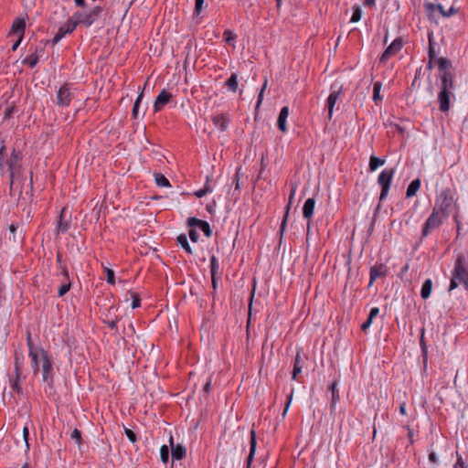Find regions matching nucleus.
<instances>
[{
	"mask_svg": "<svg viewBox=\"0 0 468 468\" xmlns=\"http://www.w3.org/2000/svg\"><path fill=\"white\" fill-rule=\"evenodd\" d=\"M440 78V91L438 93L439 109L446 112L451 108V100L454 99V90L456 85L454 82V73L451 59L448 58H439L437 59Z\"/></svg>",
	"mask_w": 468,
	"mask_h": 468,
	"instance_id": "f257e3e1",
	"label": "nucleus"
},
{
	"mask_svg": "<svg viewBox=\"0 0 468 468\" xmlns=\"http://www.w3.org/2000/svg\"><path fill=\"white\" fill-rule=\"evenodd\" d=\"M432 209L441 214L443 218H447L452 210L460 209L456 191L450 187L442 189L436 197Z\"/></svg>",
	"mask_w": 468,
	"mask_h": 468,
	"instance_id": "f03ea898",
	"label": "nucleus"
},
{
	"mask_svg": "<svg viewBox=\"0 0 468 468\" xmlns=\"http://www.w3.org/2000/svg\"><path fill=\"white\" fill-rule=\"evenodd\" d=\"M462 284L468 292V258L463 253H459L454 261L450 282V291Z\"/></svg>",
	"mask_w": 468,
	"mask_h": 468,
	"instance_id": "7ed1b4c3",
	"label": "nucleus"
},
{
	"mask_svg": "<svg viewBox=\"0 0 468 468\" xmlns=\"http://www.w3.org/2000/svg\"><path fill=\"white\" fill-rule=\"evenodd\" d=\"M42 353V379L48 384L49 388H53L54 385V367L53 359L47 350H40Z\"/></svg>",
	"mask_w": 468,
	"mask_h": 468,
	"instance_id": "20e7f679",
	"label": "nucleus"
},
{
	"mask_svg": "<svg viewBox=\"0 0 468 468\" xmlns=\"http://www.w3.org/2000/svg\"><path fill=\"white\" fill-rule=\"evenodd\" d=\"M394 173V168H386L379 174L378 177V183L381 187L379 202H382L388 197Z\"/></svg>",
	"mask_w": 468,
	"mask_h": 468,
	"instance_id": "39448f33",
	"label": "nucleus"
},
{
	"mask_svg": "<svg viewBox=\"0 0 468 468\" xmlns=\"http://www.w3.org/2000/svg\"><path fill=\"white\" fill-rule=\"evenodd\" d=\"M23 159L22 153L16 149H13L10 156L5 161V165H7L9 171V181H10V188L12 189L15 174L21 167L20 162Z\"/></svg>",
	"mask_w": 468,
	"mask_h": 468,
	"instance_id": "423d86ee",
	"label": "nucleus"
},
{
	"mask_svg": "<svg viewBox=\"0 0 468 468\" xmlns=\"http://www.w3.org/2000/svg\"><path fill=\"white\" fill-rule=\"evenodd\" d=\"M442 218V216H441L439 212L432 209L431 214L428 217L422 226L421 238H426L432 230L441 226L443 223Z\"/></svg>",
	"mask_w": 468,
	"mask_h": 468,
	"instance_id": "0eeeda50",
	"label": "nucleus"
},
{
	"mask_svg": "<svg viewBox=\"0 0 468 468\" xmlns=\"http://www.w3.org/2000/svg\"><path fill=\"white\" fill-rule=\"evenodd\" d=\"M403 48V40L401 37L395 38L391 44L384 50L379 57V62L385 64L391 57L399 53Z\"/></svg>",
	"mask_w": 468,
	"mask_h": 468,
	"instance_id": "6e6552de",
	"label": "nucleus"
},
{
	"mask_svg": "<svg viewBox=\"0 0 468 468\" xmlns=\"http://www.w3.org/2000/svg\"><path fill=\"white\" fill-rule=\"evenodd\" d=\"M102 12L103 8L101 6H94L88 13H84V19L82 21H77L78 25H83L86 27H90L101 17Z\"/></svg>",
	"mask_w": 468,
	"mask_h": 468,
	"instance_id": "1a4fd4ad",
	"label": "nucleus"
},
{
	"mask_svg": "<svg viewBox=\"0 0 468 468\" xmlns=\"http://www.w3.org/2000/svg\"><path fill=\"white\" fill-rule=\"evenodd\" d=\"M388 274V268L384 263H376L370 268L369 271V282L370 287L377 279L385 278Z\"/></svg>",
	"mask_w": 468,
	"mask_h": 468,
	"instance_id": "9d476101",
	"label": "nucleus"
},
{
	"mask_svg": "<svg viewBox=\"0 0 468 468\" xmlns=\"http://www.w3.org/2000/svg\"><path fill=\"white\" fill-rule=\"evenodd\" d=\"M306 359H308V357L306 356H304V358L303 357V348L298 347L296 350L295 357L293 359L292 372V380L298 379V375L302 372Z\"/></svg>",
	"mask_w": 468,
	"mask_h": 468,
	"instance_id": "9b49d317",
	"label": "nucleus"
},
{
	"mask_svg": "<svg viewBox=\"0 0 468 468\" xmlns=\"http://www.w3.org/2000/svg\"><path fill=\"white\" fill-rule=\"evenodd\" d=\"M73 95L70 92V89L68 84L62 85L58 93H57V104L61 107H68L71 101Z\"/></svg>",
	"mask_w": 468,
	"mask_h": 468,
	"instance_id": "f8f14e48",
	"label": "nucleus"
},
{
	"mask_svg": "<svg viewBox=\"0 0 468 468\" xmlns=\"http://www.w3.org/2000/svg\"><path fill=\"white\" fill-rule=\"evenodd\" d=\"M187 226L189 228H198L207 238H210L212 236L211 227L208 222L205 220L191 217L187 218Z\"/></svg>",
	"mask_w": 468,
	"mask_h": 468,
	"instance_id": "ddd939ff",
	"label": "nucleus"
},
{
	"mask_svg": "<svg viewBox=\"0 0 468 468\" xmlns=\"http://www.w3.org/2000/svg\"><path fill=\"white\" fill-rule=\"evenodd\" d=\"M331 89H332V92L329 94L327 101H326V107L328 109L329 120H331L332 115H333L334 107L343 92L342 86L338 87L337 89H335V85H332Z\"/></svg>",
	"mask_w": 468,
	"mask_h": 468,
	"instance_id": "4468645a",
	"label": "nucleus"
},
{
	"mask_svg": "<svg viewBox=\"0 0 468 468\" xmlns=\"http://www.w3.org/2000/svg\"><path fill=\"white\" fill-rule=\"evenodd\" d=\"M172 94L165 90H162V91L157 95L154 104V110L155 112H160L172 99Z\"/></svg>",
	"mask_w": 468,
	"mask_h": 468,
	"instance_id": "2eb2a0df",
	"label": "nucleus"
},
{
	"mask_svg": "<svg viewBox=\"0 0 468 468\" xmlns=\"http://www.w3.org/2000/svg\"><path fill=\"white\" fill-rule=\"evenodd\" d=\"M170 446H171V455L172 459L175 461H180L184 459L186 455V449L185 446L181 444H174L173 437H170Z\"/></svg>",
	"mask_w": 468,
	"mask_h": 468,
	"instance_id": "dca6fc26",
	"label": "nucleus"
},
{
	"mask_svg": "<svg viewBox=\"0 0 468 468\" xmlns=\"http://www.w3.org/2000/svg\"><path fill=\"white\" fill-rule=\"evenodd\" d=\"M295 189H296V186H292V187L291 195H290V197H289V203H288V205L285 207V213L283 215V218H282V223H281V226H280V229H279V234H280L281 238H282L284 232H285L286 227H287L289 212H290V209H291L292 201L294 194H295Z\"/></svg>",
	"mask_w": 468,
	"mask_h": 468,
	"instance_id": "f3484780",
	"label": "nucleus"
},
{
	"mask_svg": "<svg viewBox=\"0 0 468 468\" xmlns=\"http://www.w3.org/2000/svg\"><path fill=\"white\" fill-rule=\"evenodd\" d=\"M26 31V20L21 17H16L12 24L9 34L16 35L17 37H24Z\"/></svg>",
	"mask_w": 468,
	"mask_h": 468,
	"instance_id": "a211bd4d",
	"label": "nucleus"
},
{
	"mask_svg": "<svg viewBox=\"0 0 468 468\" xmlns=\"http://www.w3.org/2000/svg\"><path fill=\"white\" fill-rule=\"evenodd\" d=\"M288 116H289V107L284 106L281 109L279 116H278V120H277L278 129L282 133H286L288 130L287 125H286V121H287Z\"/></svg>",
	"mask_w": 468,
	"mask_h": 468,
	"instance_id": "6ab92c4d",
	"label": "nucleus"
},
{
	"mask_svg": "<svg viewBox=\"0 0 468 468\" xmlns=\"http://www.w3.org/2000/svg\"><path fill=\"white\" fill-rule=\"evenodd\" d=\"M212 122L218 129L226 131L229 123V119L225 114L220 113L212 116Z\"/></svg>",
	"mask_w": 468,
	"mask_h": 468,
	"instance_id": "aec40b11",
	"label": "nucleus"
},
{
	"mask_svg": "<svg viewBox=\"0 0 468 468\" xmlns=\"http://www.w3.org/2000/svg\"><path fill=\"white\" fill-rule=\"evenodd\" d=\"M315 207V200L314 197L307 198L303 207V216L304 218L310 219L313 218Z\"/></svg>",
	"mask_w": 468,
	"mask_h": 468,
	"instance_id": "412c9836",
	"label": "nucleus"
},
{
	"mask_svg": "<svg viewBox=\"0 0 468 468\" xmlns=\"http://www.w3.org/2000/svg\"><path fill=\"white\" fill-rule=\"evenodd\" d=\"M28 356L31 358V367L33 369L34 375H37L40 371V364H42V353L41 352H35L33 353L28 352Z\"/></svg>",
	"mask_w": 468,
	"mask_h": 468,
	"instance_id": "4be33fe9",
	"label": "nucleus"
},
{
	"mask_svg": "<svg viewBox=\"0 0 468 468\" xmlns=\"http://www.w3.org/2000/svg\"><path fill=\"white\" fill-rule=\"evenodd\" d=\"M66 210H67V208L63 207L60 210V213H59V216H58V225H57V231L58 233L59 232L60 233H66L69 229V227H70L69 221L64 219Z\"/></svg>",
	"mask_w": 468,
	"mask_h": 468,
	"instance_id": "5701e85b",
	"label": "nucleus"
},
{
	"mask_svg": "<svg viewBox=\"0 0 468 468\" xmlns=\"http://www.w3.org/2000/svg\"><path fill=\"white\" fill-rule=\"evenodd\" d=\"M256 446H257V440H256V432L252 429L250 431V453L247 458V468H250V463L253 460L255 452H256Z\"/></svg>",
	"mask_w": 468,
	"mask_h": 468,
	"instance_id": "b1692460",
	"label": "nucleus"
},
{
	"mask_svg": "<svg viewBox=\"0 0 468 468\" xmlns=\"http://www.w3.org/2000/svg\"><path fill=\"white\" fill-rule=\"evenodd\" d=\"M77 21H72V18H69L66 23L58 29V33H62L61 36L64 37L67 34H71L78 27Z\"/></svg>",
	"mask_w": 468,
	"mask_h": 468,
	"instance_id": "393cba45",
	"label": "nucleus"
},
{
	"mask_svg": "<svg viewBox=\"0 0 468 468\" xmlns=\"http://www.w3.org/2000/svg\"><path fill=\"white\" fill-rule=\"evenodd\" d=\"M420 184H421V182H420V178H416V179L412 180L410 183V185L408 186V188L406 191V197L409 198V197L415 196L420 187Z\"/></svg>",
	"mask_w": 468,
	"mask_h": 468,
	"instance_id": "a878e982",
	"label": "nucleus"
},
{
	"mask_svg": "<svg viewBox=\"0 0 468 468\" xmlns=\"http://www.w3.org/2000/svg\"><path fill=\"white\" fill-rule=\"evenodd\" d=\"M15 374L16 375H22V367L24 364V356L21 352H15Z\"/></svg>",
	"mask_w": 468,
	"mask_h": 468,
	"instance_id": "bb28decb",
	"label": "nucleus"
},
{
	"mask_svg": "<svg viewBox=\"0 0 468 468\" xmlns=\"http://www.w3.org/2000/svg\"><path fill=\"white\" fill-rule=\"evenodd\" d=\"M176 241L178 244H180V246L182 247V249L189 255H191L193 253V250H192V248L191 246L189 245L188 243V240H187V237L186 234H180L177 236L176 238Z\"/></svg>",
	"mask_w": 468,
	"mask_h": 468,
	"instance_id": "cd10ccee",
	"label": "nucleus"
},
{
	"mask_svg": "<svg viewBox=\"0 0 468 468\" xmlns=\"http://www.w3.org/2000/svg\"><path fill=\"white\" fill-rule=\"evenodd\" d=\"M431 291H432V281L431 279H427L421 286V290H420L421 298L424 300L428 299L431 293Z\"/></svg>",
	"mask_w": 468,
	"mask_h": 468,
	"instance_id": "c85d7f7f",
	"label": "nucleus"
},
{
	"mask_svg": "<svg viewBox=\"0 0 468 468\" xmlns=\"http://www.w3.org/2000/svg\"><path fill=\"white\" fill-rule=\"evenodd\" d=\"M210 272L211 276H219L221 277L222 272L219 271V263L216 256L212 255L210 257Z\"/></svg>",
	"mask_w": 468,
	"mask_h": 468,
	"instance_id": "c756f323",
	"label": "nucleus"
},
{
	"mask_svg": "<svg viewBox=\"0 0 468 468\" xmlns=\"http://www.w3.org/2000/svg\"><path fill=\"white\" fill-rule=\"evenodd\" d=\"M385 164V159H381L377 156H371L369 159L368 169L370 172L376 171L379 166Z\"/></svg>",
	"mask_w": 468,
	"mask_h": 468,
	"instance_id": "7c9ffc66",
	"label": "nucleus"
},
{
	"mask_svg": "<svg viewBox=\"0 0 468 468\" xmlns=\"http://www.w3.org/2000/svg\"><path fill=\"white\" fill-rule=\"evenodd\" d=\"M336 386H337V382H336V381H334V382L329 386V389L331 390V393H332L331 404H330L331 410L335 407V405L336 404V402L340 399V397H339V394H338V390H337V388H336Z\"/></svg>",
	"mask_w": 468,
	"mask_h": 468,
	"instance_id": "2f4dec72",
	"label": "nucleus"
},
{
	"mask_svg": "<svg viewBox=\"0 0 468 468\" xmlns=\"http://www.w3.org/2000/svg\"><path fill=\"white\" fill-rule=\"evenodd\" d=\"M20 378L21 375H16L15 378H10L9 379L10 387L14 391H16L18 394H21L23 392L22 387L20 385Z\"/></svg>",
	"mask_w": 468,
	"mask_h": 468,
	"instance_id": "473e14b6",
	"label": "nucleus"
},
{
	"mask_svg": "<svg viewBox=\"0 0 468 468\" xmlns=\"http://www.w3.org/2000/svg\"><path fill=\"white\" fill-rule=\"evenodd\" d=\"M382 83L380 81H377L373 86V101L376 104L382 101V97L380 96Z\"/></svg>",
	"mask_w": 468,
	"mask_h": 468,
	"instance_id": "72a5a7b5",
	"label": "nucleus"
},
{
	"mask_svg": "<svg viewBox=\"0 0 468 468\" xmlns=\"http://www.w3.org/2000/svg\"><path fill=\"white\" fill-rule=\"evenodd\" d=\"M226 85L228 89L235 92L238 89V76L236 73H232L231 76L227 80Z\"/></svg>",
	"mask_w": 468,
	"mask_h": 468,
	"instance_id": "f704fd0d",
	"label": "nucleus"
},
{
	"mask_svg": "<svg viewBox=\"0 0 468 468\" xmlns=\"http://www.w3.org/2000/svg\"><path fill=\"white\" fill-rule=\"evenodd\" d=\"M155 183L158 186L167 187L170 186L169 180L161 173L154 174Z\"/></svg>",
	"mask_w": 468,
	"mask_h": 468,
	"instance_id": "c9c22d12",
	"label": "nucleus"
},
{
	"mask_svg": "<svg viewBox=\"0 0 468 468\" xmlns=\"http://www.w3.org/2000/svg\"><path fill=\"white\" fill-rule=\"evenodd\" d=\"M425 12L430 15L433 11H442V5L441 4H433L431 2H425L423 5Z\"/></svg>",
	"mask_w": 468,
	"mask_h": 468,
	"instance_id": "e433bc0d",
	"label": "nucleus"
},
{
	"mask_svg": "<svg viewBox=\"0 0 468 468\" xmlns=\"http://www.w3.org/2000/svg\"><path fill=\"white\" fill-rule=\"evenodd\" d=\"M27 346L28 347V352H40V350H45L43 347L41 346H36L33 343V340H32V336H31V333L28 331L27 334Z\"/></svg>",
	"mask_w": 468,
	"mask_h": 468,
	"instance_id": "4c0bfd02",
	"label": "nucleus"
},
{
	"mask_svg": "<svg viewBox=\"0 0 468 468\" xmlns=\"http://www.w3.org/2000/svg\"><path fill=\"white\" fill-rule=\"evenodd\" d=\"M38 54H31L22 60V64L34 68L38 62Z\"/></svg>",
	"mask_w": 468,
	"mask_h": 468,
	"instance_id": "58836bf2",
	"label": "nucleus"
},
{
	"mask_svg": "<svg viewBox=\"0 0 468 468\" xmlns=\"http://www.w3.org/2000/svg\"><path fill=\"white\" fill-rule=\"evenodd\" d=\"M362 16V10L359 5H355L353 6V15L351 16L350 22L351 23H356L361 19Z\"/></svg>",
	"mask_w": 468,
	"mask_h": 468,
	"instance_id": "ea45409f",
	"label": "nucleus"
},
{
	"mask_svg": "<svg viewBox=\"0 0 468 468\" xmlns=\"http://www.w3.org/2000/svg\"><path fill=\"white\" fill-rule=\"evenodd\" d=\"M423 334H424V330H422V334H421V336H420V347H421L423 362L426 365L427 360H428V350H427V346H426L425 341H424Z\"/></svg>",
	"mask_w": 468,
	"mask_h": 468,
	"instance_id": "a19ab883",
	"label": "nucleus"
},
{
	"mask_svg": "<svg viewBox=\"0 0 468 468\" xmlns=\"http://www.w3.org/2000/svg\"><path fill=\"white\" fill-rule=\"evenodd\" d=\"M143 94H144V91H142L138 95L137 99L134 101V104H133V111H132V115H133V119H137V117H138L139 105H140V102L142 101Z\"/></svg>",
	"mask_w": 468,
	"mask_h": 468,
	"instance_id": "79ce46f5",
	"label": "nucleus"
},
{
	"mask_svg": "<svg viewBox=\"0 0 468 468\" xmlns=\"http://www.w3.org/2000/svg\"><path fill=\"white\" fill-rule=\"evenodd\" d=\"M160 457H161V461L164 463H168V461H169V449H168L167 445L161 446Z\"/></svg>",
	"mask_w": 468,
	"mask_h": 468,
	"instance_id": "37998d69",
	"label": "nucleus"
},
{
	"mask_svg": "<svg viewBox=\"0 0 468 468\" xmlns=\"http://www.w3.org/2000/svg\"><path fill=\"white\" fill-rule=\"evenodd\" d=\"M70 438L76 441V443L80 446L82 444V436L81 431L78 429H74L70 434Z\"/></svg>",
	"mask_w": 468,
	"mask_h": 468,
	"instance_id": "c03bdc74",
	"label": "nucleus"
},
{
	"mask_svg": "<svg viewBox=\"0 0 468 468\" xmlns=\"http://www.w3.org/2000/svg\"><path fill=\"white\" fill-rule=\"evenodd\" d=\"M439 12H440V14L443 17H450V16H454V15H456L458 13V8L454 7L453 5H452L448 10H446L442 6V11H439Z\"/></svg>",
	"mask_w": 468,
	"mask_h": 468,
	"instance_id": "a18cd8bd",
	"label": "nucleus"
},
{
	"mask_svg": "<svg viewBox=\"0 0 468 468\" xmlns=\"http://www.w3.org/2000/svg\"><path fill=\"white\" fill-rule=\"evenodd\" d=\"M293 393H294V388H291V390L289 392V394L287 395V399H286V402H285V406H284V410H283V412H282V417L284 418L287 414V411L289 410V407L291 405V402L292 400V397H293Z\"/></svg>",
	"mask_w": 468,
	"mask_h": 468,
	"instance_id": "49530a36",
	"label": "nucleus"
},
{
	"mask_svg": "<svg viewBox=\"0 0 468 468\" xmlns=\"http://www.w3.org/2000/svg\"><path fill=\"white\" fill-rule=\"evenodd\" d=\"M224 39L228 44H232L234 46V41L237 37L236 34H234L230 30H225L223 33Z\"/></svg>",
	"mask_w": 468,
	"mask_h": 468,
	"instance_id": "de8ad7c7",
	"label": "nucleus"
},
{
	"mask_svg": "<svg viewBox=\"0 0 468 468\" xmlns=\"http://www.w3.org/2000/svg\"><path fill=\"white\" fill-rule=\"evenodd\" d=\"M132 298V308L135 309L141 306V298L138 293L130 292Z\"/></svg>",
	"mask_w": 468,
	"mask_h": 468,
	"instance_id": "09e8293b",
	"label": "nucleus"
},
{
	"mask_svg": "<svg viewBox=\"0 0 468 468\" xmlns=\"http://www.w3.org/2000/svg\"><path fill=\"white\" fill-rule=\"evenodd\" d=\"M267 84H268V80H267V79H265L264 83H263V85H262V87H261V89L260 90L259 95H258V100H257V103H256V109L260 108V106H261V102L263 101V94H264V91H265V90L267 88Z\"/></svg>",
	"mask_w": 468,
	"mask_h": 468,
	"instance_id": "8fccbe9b",
	"label": "nucleus"
},
{
	"mask_svg": "<svg viewBox=\"0 0 468 468\" xmlns=\"http://www.w3.org/2000/svg\"><path fill=\"white\" fill-rule=\"evenodd\" d=\"M5 142L3 141L2 142V144H1V147H0V170H3L4 169V166L5 165Z\"/></svg>",
	"mask_w": 468,
	"mask_h": 468,
	"instance_id": "3c124183",
	"label": "nucleus"
},
{
	"mask_svg": "<svg viewBox=\"0 0 468 468\" xmlns=\"http://www.w3.org/2000/svg\"><path fill=\"white\" fill-rule=\"evenodd\" d=\"M70 287H71V282L69 281L67 283H63L58 288V297L64 296L70 290Z\"/></svg>",
	"mask_w": 468,
	"mask_h": 468,
	"instance_id": "603ef678",
	"label": "nucleus"
},
{
	"mask_svg": "<svg viewBox=\"0 0 468 468\" xmlns=\"http://www.w3.org/2000/svg\"><path fill=\"white\" fill-rule=\"evenodd\" d=\"M104 271L106 272L107 282L110 284H114L115 283V274H114L113 270L105 268Z\"/></svg>",
	"mask_w": 468,
	"mask_h": 468,
	"instance_id": "864d4df0",
	"label": "nucleus"
},
{
	"mask_svg": "<svg viewBox=\"0 0 468 468\" xmlns=\"http://www.w3.org/2000/svg\"><path fill=\"white\" fill-rule=\"evenodd\" d=\"M428 57H429V58H431V60H436L437 61V59L439 58H436V53H435L433 43L431 42V37L429 38Z\"/></svg>",
	"mask_w": 468,
	"mask_h": 468,
	"instance_id": "5fc2aeb1",
	"label": "nucleus"
},
{
	"mask_svg": "<svg viewBox=\"0 0 468 468\" xmlns=\"http://www.w3.org/2000/svg\"><path fill=\"white\" fill-rule=\"evenodd\" d=\"M205 0H195L194 15L198 16L204 8Z\"/></svg>",
	"mask_w": 468,
	"mask_h": 468,
	"instance_id": "6e6d98bb",
	"label": "nucleus"
},
{
	"mask_svg": "<svg viewBox=\"0 0 468 468\" xmlns=\"http://www.w3.org/2000/svg\"><path fill=\"white\" fill-rule=\"evenodd\" d=\"M124 433L130 441L135 442L137 441V436H136L135 432L133 431L132 430L125 428Z\"/></svg>",
	"mask_w": 468,
	"mask_h": 468,
	"instance_id": "4d7b16f0",
	"label": "nucleus"
},
{
	"mask_svg": "<svg viewBox=\"0 0 468 468\" xmlns=\"http://www.w3.org/2000/svg\"><path fill=\"white\" fill-rule=\"evenodd\" d=\"M453 468H468V464L463 461V457L457 453V461Z\"/></svg>",
	"mask_w": 468,
	"mask_h": 468,
	"instance_id": "13d9d810",
	"label": "nucleus"
},
{
	"mask_svg": "<svg viewBox=\"0 0 468 468\" xmlns=\"http://www.w3.org/2000/svg\"><path fill=\"white\" fill-rule=\"evenodd\" d=\"M103 323L107 324L108 327L112 330L117 329V323L118 318L115 317L114 319H103Z\"/></svg>",
	"mask_w": 468,
	"mask_h": 468,
	"instance_id": "bf43d9fd",
	"label": "nucleus"
},
{
	"mask_svg": "<svg viewBox=\"0 0 468 468\" xmlns=\"http://www.w3.org/2000/svg\"><path fill=\"white\" fill-rule=\"evenodd\" d=\"M23 438L25 440V442H26V448H27V451H28L30 449V444L28 442V439H29V430H28V427L27 426H25L23 428Z\"/></svg>",
	"mask_w": 468,
	"mask_h": 468,
	"instance_id": "052dcab7",
	"label": "nucleus"
},
{
	"mask_svg": "<svg viewBox=\"0 0 468 468\" xmlns=\"http://www.w3.org/2000/svg\"><path fill=\"white\" fill-rule=\"evenodd\" d=\"M188 235H189V239H191V241H193V242L198 241L199 234L195 229L191 228L188 231Z\"/></svg>",
	"mask_w": 468,
	"mask_h": 468,
	"instance_id": "680f3d73",
	"label": "nucleus"
},
{
	"mask_svg": "<svg viewBox=\"0 0 468 468\" xmlns=\"http://www.w3.org/2000/svg\"><path fill=\"white\" fill-rule=\"evenodd\" d=\"M14 112H15V107H13V106L7 107L4 112V120L5 121V120L12 118Z\"/></svg>",
	"mask_w": 468,
	"mask_h": 468,
	"instance_id": "e2e57ef3",
	"label": "nucleus"
},
{
	"mask_svg": "<svg viewBox=\"0 0 468 468\" xmlns=\"http://www.w3.org/2000/svg\"><path fill=\"white\" fill-rule=\"evenodd\" d=\"M372 323L373 319H371V317H367V319L361 325L362 331L366 332L370 327Z\"/></svg>",
	"mask_w": 468,
	"mask_h": 468,
	"instance_id": "0e129e2a",
	"label": "nucleus"
},
{
	"mask_svg": "<svg viewBox=\"0 0 468 468\" xmlns=\"http://www.w3.org/2000/svg\"><path fill=\"white\" fill-rule=\"evenodd\" d=\"M211 385L212 381L211 378H209L203 387V392L206 393L207 395H208L211 390Z\"/></svg>",
	"mask_w": 468,
	"mask_h": 468,
	"instance_id": "69168bd1",
	"label": "nucleus"
},
{
	"mask_svg": "<svg viewBox=\"0 0 468 468\" xmlns=\"http://www.w3.org/2000/svg\"><path fill=\"white\" fill-rule=\"evenodd\" d=\"M72 21H82L84 19V13L75 12L72 16Z\"/></svg>",
	"mask_w": 468,
	"mask_h": 468,
	"instance_id": "338daca9",
	"label": "nucleus"
},
{
	"mask_svg": "<svg viewBox=\"0 0 468 468\" xmlns=\"http://www.w3.org/2000/svg\"><path fill=\"white\" fill-rule=\"evenodd\" d=\"M378 314H379V308L378 307H373V308H371V310L369 312L368 317H371V319L374 320V318L376 316H378Z\"/></svg>",
	"mask_w": 468,
	"mask_h": 468,
	"instance_id": "774afa93",
	"label": "nucleus"
}]
</instances>
